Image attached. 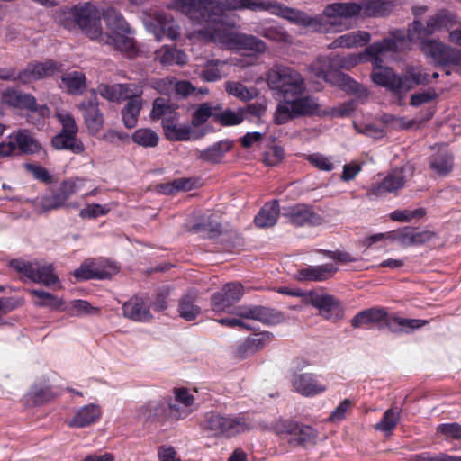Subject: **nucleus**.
<instances>
[{"label": "nucleus", "mask_w": 461, "mask_h": 461, "mask_svg": "<svg viewBox=\"0 0 461 461\" xmlns=\"http://www.w3.org/2000/svg\"><path fill=\"white\" fill-rule=\"evenodd\" d=\"M427 212L424 208H417L414 210H395L389 214L393 221L411 222L413 220H420L426 215Z\"/></svg>", "instance_id": "obj_59"}, {"label": "nucleus", "mask_w": 461, "mask_h": 461, "mask_svg": "<svg viewBox=\"0 0 461 461\" xmlns=\"http://www.w3.org/2000/svg\"><path fill=\"white\" fill-rule=\"evenodd\" d=\"M401 77L402 85L401 95H405L416 86H426L430 83L429 75L419 67H408Z\"/></svg>", "instance_id": "obj_38"}, {"label": "nucleus", "mask_w": 461, "mask_h": 461, "mask_svg": "<svg viewBox=\"0 0 461 461\" xmlns=\"http://www.w3.org/2000/svg\"><path fill=\"white\" fill-rule=\"evenodd\" d=\"M2 101L10 107L27 110L38 116L33 124H44L45 119L50 116V110L46 104L39 105L32 94L23 93L14 87H9L2 93Z\"/></svg>", "instance_id": "obj_13"}, {"label": "nucleus", "mask_w": 461, "mask_h": 461, "mask_svg": "<svg viewBox=\"0 0 461 461\" xmlns=\"http://www.w3.org/2000/svg\"><path fill=\"white\" fill-rule=\"evenodd\" d=\"M244 294L243 285L240 282L227 283L221 291L212 294L211 307L215 312H226L239 302Z\"/></svg>", "instance_id": "obj_21"}, {"label": "nucleus", "mask_w": 461, "mask_h": 461, "mask_svg": "<svg viewBox=\"0 0 461 461\" xmlns=\"http://www.w3.org/2000/svg\"><path fill=\"white\" fill-rule=\"evenodd\" d=\"M83 113V118L90 135L95 136L104 128V114L99 108L97 93L92 90L90 95L78 104Z\"/></svg>", "instance_id": "obj_19"}, {"label": "nucleus", "mask_w": 461, "mask_h": 461, "mask_svg": "<svg viewBox=\"0 0 461 461\" xmlns=\"http://www.w3.org/2000/svg\"><path fill=\"white\" fill-rule=\"evenodd\" d=\"M436 431L438 434L443 435L446 439H461V425L457 422L439 424Z\"/></svg>", "instance_id": "obj_62"}, {"label": "nucleus", "mask_w": 461, "mask_h": 461, "mask_svg": "<svg viewBox=\"0 0 461 461\" xmlns=\"http://www.w3.org/2000/svg\"><path fill=\"white\" fill-rule=\"evenodd\" d=\"M51 145L57 150H68L77 155L85 151L83 142L73 134L59 132L51 139Z\"/></svg>", "instance_id": "obj_43"}, {"label": "nucleus", "mask_w": 461, "mask_h": 461, "mask_svg": "<svg viewBox=\"0 0 461 461\" xmlns=\"http://www.w3.org/2000/svg\"><path fill=\"white\" fill-rule=\"evenodd\" d=\"M149 116L152 121L161 120L162 126L167 120H179L180 118L177 106L170 100L162 97H158L153 101Z\"/></svg>", "instance_id": "obj_34"}, {"label": "nucleus", "mask_w": 461, "mask_h": 461, "mask_svg": "<svg viewBox=\"0 0 461 461\" xmlns=\"http://www.w3.org/2000/svg\"><path fill=\"white\" fill-rule=\"evenodd\" d=\"M361 17H383L389 15L395 6L394 3L388 0H362Z\"/></svg>", "instance_id": "obj_39"}, {"label": "nucleus", "mask_w": 461, "mask_h": 461, "mask_svg": "<svg viewBox=\"0 0 461 461\" xmlns=\"http://www.w3.org/2000/svg\"><path fill=\"white\" fill-rule=\"evenodd\" d=\"M201 0H174L171 8L185 14L194 23L198 24Z\"/></svg>", "instance_id": "obj_51"}, {"label": "nucleus", "mask_w": 461, "mask_h": 461, "mask_svg": "<svg viewBox=\"0 0 461 461\" xmlns=\"http://www.w3.org/2000/svg\"><path fill=\"white\" fill-rule=\"evenodd\" d=\"M220 110H221V105L212 106L210 103L200 104L192 114V125L194 127L203 125L211 117L214 119V115Z\"/></svg>", "instance_id": "obj_50"}, {"label": "nucleus", "mask_w": 461, "mask_h": 461, "mask_svg": "<svg viewBox=\"0 0 461 461\" xmlns=\"http://www.w3.org/2000/svg\"><path fill=\"white\" fill-rule=\"evenodd\" d=\"M155 59L162 66H184L187 63V55L181 50H177L175 46L163 45L155 51Z\"/></svg>", "instance_id": "obj_37"}, {"label": "nucleus", "mask_w": 461, "mask_h": 461, "mask_svg": "<svg viewBox=\"0 0 461 461\" xmlns=\"http://www.w3.org/2000/svg\"><path fill=\"white\" fill-rule=\"evenodd\" d=\"M42 149L40 142L25 129L10 134L5 141L0 143V157L33 155Z\"/></svg>", "instance_id": "obj_15"}, {"label": "nucleus", "mask_w": 461, "mask_h": 461, "mask_svg": "<svg viewBox=\"0 0 461 461\" xmlns=\"http://www.w3.org/2000/svg\"><path fill=\"white\" fill-rule=\"evenodd\" d=\"M299 20L295 25L309 29L312 32L328 33L342 31V23L338 19H352L361 16L360 2H338L329 4L322 14L311 16L305 12L296 9Z\"/></svg>", "instance_id": "obj_4"}, {"label": "nucleus", "mask_w": 461, "mask_h": 461, "mask_svg": "<svg viewBox=\"0 0 461 461\" xmlns=\"http://www.w3.org/2000/svg\"><path fill=\"white\" fill-rule=\"evenodd\" d=\"M200 426L203 431L212 437L223 436L226 438H231L249 429L243 416L221 415L215 411L206 412Z\"/></svg>", "instance_id": "obj_8"}, {"label": "nucleus", "mask_w": 461, "mask_h": 461, "mask_svg": "<svg viewBox=\"0 0 461 461\" xmlns=\"http://www.w3.org/2000/svg\"><path fill=\"white\" fill-rule=\"evenodd\" d=\"M30 293L33 296L38 297L42 300L41 302L37 303V304L39 306H41V307L48 306V307H51L53 309H59L63 304L62 300L59 299L56 295H54L49 292H45V291L39 290V289H32L30 291Z\"/></svg>", "instance_id": "obj_60"}, {"label": "nucleus", "mask_w": 461, "mask_h": 461, "mask_svg": "<svg viewBox=\"0 0 461 461\" xmlns=\"http://www.w3.org/2000/svg\"><path fill=\"white\" fill-rule=\"evenodd\" d=\"M305 296L306 301L317 308L325 320L336 321L343 318L344 308L335 296L315 291H310Z\"/></svg>", "instance_id": "obj_18"}, {"label": "nucleus", "mask_w": 461, "mask_h": 461, "mask_svg": "<svg viewBox=\"0 0 461 461\" xmlns=\"http://www.w3.org/2000/svg\"><path fill=\"white\" fill-rule=\"evenodd\" d=\"M456 23V17L446 10L437 13L430 16L426 23V26L419 20H414L408 29L405 35L406 46L410 42H416L420 39L427 38L438 31L449 29Z\"/></svg>", "instance_id": "obj_12"}, {"label": "nucleus", "mask_w": 461, "mask_h": 461, "mask_svg": "<svg viewBox=\"0 0 461 461\" xmlns=\"http://www.w3.org/2000/svg\"><path fill=\"white\" fill-rule=\"evenodd\" d=\"M61 81L69 94L77 95L81 93V89L86 86V76L80 71H73L64 74L61 77Z\"/></svg>", "instance_id": "obj_54"}, {"label": "nucleus", "mask_w": 461, "mask_h": 461, "mask_svg": "<svg viewBox=\"0 0 461 461\" xmlns=\"http://www.w3.org/2000/svg\"><path fill=\"white\" fill-rule=\"evenodd\" d=\"M143 14L145 26L154 34L157 41L176 40L180 37L181 28L172 14L156 10L146 11Z\"/></svg>", "instance_id": "obj_14"}, {"label": "nucleus", "mask_w": 461, "mask_h": 461, "mask_svg": "<svg viewBox=\"0 0 461 461\" xmlns=\"http://www.w3.org/2000/svg\"><path fill=\"white\" fill-rule=\"evenodd\" d=\"M104 17L107 28L111 31L110 34L131 32V27L122 14L115 9H108Z\"/></svg>", "instance_id": "obj_49"}, {"label": "nucleus", "mask_w": 461, "mask_h": 461, "mask_svg": "<svg viewBox=\"0 0 461 461\" xmlns=\"http://www.w3.org/2000/svg\"><path fill=\"white\" fill-rule=\"evenodd\" d=\"M179 120H167L162 126L165 138L173 142L188 141L191 140H198L203 137L196 135L188 124H179Z\"/></svg>", "instance_id": "obj_28"}, {"label": "nucleus", "mask_w": 461, "mask_h": 461, "mask_svg": "<svg viewBox=\"0 0 461 461\" xmlns=\"http://www.w3.org/2000/svg\"><path fill=\"white\" fill-rule=\"evenodd\" d=\"M139 415L145 421L164 422L167 418V406L161 401H149L139 409Z\"/></svg>", "instance_id": "obj_41"}, {"label": "nucleus", "mask_w": 461, "mask_h": 461, "mask_svg": "<svg viewBox=\"0 0 461 461\" xmlns=\"http://www.w3.org/2000/svg\"><path fill=\"white\" fill-rule=\"evenodd\" d=\"M268 12L295 24L296 9L276 0H201L198 24L205 28L232 30L238 16L234 11Z\"/></svg>", "instance_id": "obj_1"}, {"label": "nucleus", "mask_w": 461, "mask_h": 461, "mask_svg": "<svg viewBox=\"0 0 461 461\" xmlns=\"http://www.w3.org/2000/svg\"><path fill=\"white\" fill-rule=\"evenodd\" d=\"M52 18L64 29L69 32L80 31L91 40H98L102 36L101 14L91 2L59 7L53 11Z\"/></svg>", "instance_id": "obj_3"}, {"label": "nucleus", "mask_w": 461, "mask_h": 461, "mask_svg": "<svg viewBox=\"0 0 461 461\" xmlns=\"http://www.w3.org/2000/svg\"><path fill=\"white\" fill-rule=\"evenodd\" d=\"M266 77L269 89L284 101L306 92L303 77L294 68L276 64L267 71Z\"/></svg>", "instance_id": "obj_5"}, {"label": "nucleus", "mask_w": 461, "mask_h": 461, "mask_svg": "<svg viewBox=\"0 0 461 461\" xmlns=\"http://www.w3.org/2000/svg\"><path fill=\"white\" fill-rule=\"evenodd\" d=\"M233 148V141L230 140H219L204 149L197 150V159L209 163L220 164L222 162L225 155Z\"/></svg>", "instance_id": "obj_30"}, {"label": "nucleus", "mask_w": 461, "mask_h": 461, "mask_svg": "<svg viewBox=\"0 0 461 461\" xmlns=\"http://www.w3.org/2000/svg\"><path fill=\"white\" fill-rule=\"evenodd\" d=\"M150 302L146 295H135L122 305L123 316L133 321L149 322L153 319Z\"/></svg>", "instance_id": "obj_23"}, {"label": "nucleus", "mask_w": 461, "mask_h": 461, "mask_svg": "<svg viewBox=\"0 0 461 461\" xmlns=\"http://www.w3.org/2000/svg\"><path fill=\"white\" fill-rule=\"evenodd\" d=\"M244 121V109L232 111L226 109L224 111H217L214 115V122L221 126H235L240 124Z\"/></svg>", "instance_id": "obj_53"}, {"label": "nucleus", "mask_w": 461, "mask_h": 461, "mask_svg": "<svg viewBox=\"0 0 461 461\" xmlns=\"http://www.w3.org/2000/svg\"><path fill=\"white\" fill-rule=\"evenodd\" d=\"M308 162L319 170L330 172L333 170L334 165L330 158L320 153H313L307 157Z\"/></svg>", "instance_id": "obj_64"}, {"label": "nucleus", "mask_w": 461, "mask_h": 461, "mask_svg": "<svg viewBox=\"0 0 461 461\" xmlns=\"http://www.w3.org/2000/svg\"><path fill=\"white\" fill-rule=\"evenodd\" d=\"M291 383L297 393L306 397L321 394L327 389L326 385L311 373L294 374L292 375Z\"/></svg>", "instance_id": "obj_26"}, {"label": "nucleus", "mask_w": 461, "mask_h": 461, "mask_svg": "<svg viewBox=\"0 0 461 461\" xmlns=\"http://www.w3.org/2000/svg\"><path fill=\"white\" fill-rule=\"evenodd\" d=\"M234 312L241 318L255 320L265 325H276L285 321L281 312L262 305L239 306L235 308Z\"/></svg>", "instance_id": "obj_20"}, {"label": "nucleus", "mask_w": 461, "mask_h": 461, "mask_svg": "<svg viewBox=\"0 0 461 461\" xmlns=\"http://www.w3.org/2000/svg\"><path fill=\"white\" fill-rule=\"evenodd\" d=\"M8 266L33 283L51 286L59 282L52 264H41L39 261H26L23 258H13Z\"/></svg>", "instance_id": "obj_11"}, {"label": "nucleus", "mask_w": 461, "mask_h": 461, "mask_svg": "<svg viewBox=\"0 0 461 461\" xmlns=\"http://www.w3.org/2000/svg\"><path fill=\"white\" fill-rule=\"evenodd\" d=\"M388 312L384 307H371L357 312L350 321L354 329L375 326L378 330L386 328Z\"/></svg>", "instance_id": "obj_22"}, {"label": "nucleus", "mask_w": 461, "mask_h": 461, "mask_svg": "<svg viewBox=\"0 0 461 461\" xmlns=\"http://www.w3.org/2000/svg\"><path fill=\"white\" fill-rule=\"evenodd\" d=\"M132 141L144 148H155L158 145L159 136L150 128H140L131 135Z\"/></svg>", "instance_id": "obj_52"}, {"label": "nucleus", "mask_w": 461, "mask_h": 461, "mask_svg": "<svg viewBox=\"0 0 461 461\" xmlns=\"http://www.w3.org/2000/svg\"><path fill=\"white\" fill-rule=\"evenodd\" d=\"M371 35L366 31L351 32L336 38L330 45V48H354L364 46L369 42Z\"/></svg>", "instance_id": "obj_44"}, {"label": "nucleus", "mask_w": 461, "mask_h": 461, "mask_svg": "<svg viewBox=\"0 0 461 461\" xmlns=\"http://www.w3.org/2000/svg\"><path fill=\"white\" fill-rule=\"evenodd\" d=\"M420 49L435 66L452 67L461 75V50L445 44L438 40L420 39Z\"/></svg>", "instance_id": "obj_10"}, {"label": "nucleus", "mask_w": 461, "mask_h": 461, "mask_svg": "<svg viewBox=\"0 0 461 461\" xmlns=\"http://www.w3.org/2000/svg\"><path fill=\"white\" fill-rule=\"evenodd\" d=\"M453 167L454 157L447 150H439L429 158V168L439 176H447Z\"/></svg>", "instance_id": "obj_45"}, {"label": "nucleus", "mask_w": 461, "mask_h": 461, "mask_svg": "<svg viewBox=\"0 0 461 461\" xmlns=\"http://www.w3.org/2000/svg\"><path fill=\"white\" fill-rule=\"evenodd\" d=\"M333 56L319 57L312 65L311 70L320 79L334 84L338 81V72L333 65Z\"/></svg>", "instance_id": "obj_35"}, {"label": "nucleus", "mask_w": 461, "mask_h": 461, "mask_svg": "<svg viewBox=\"0 0 461 461\" xmlns=\"http://www.w3.org/2000/svg\"><path fill=\"white\" fill-rule=\"evenodd\" d=\"M279 213V203L277 200H273L263 205L255 216L254 222L259 228L272 227L276 223Z\"/></svg>", "instance_id": "obj_42"}, {"label": "nucleus", "mask_w": 461, "mask_h": 461, "mask_svg": "<svg viewBox=\"0 0 461 461\" xmlns=\"http://www.w3.org/2000/svg\"><path fill=\"white\" fill-rule=\"evenodd\" d=\"M131 32H121L115 34L103 33L99 37L100 42L113 46L115 50L124 53L130 57L134 56L138 50L135 40L129 35Z\"/></svg>", "instance_id": "obj_29"}, {"label": "nucleus", "mask_w": 461, "mask_h": 461, "mask_svg": "<svg viewBox=\"0 0 461 461\" xmlns=\"http://www.w3.org/2000/svg\"><path fill=\"white\" fill-rule=\"evenodd\" d=\"M224 88L228 95L235 96L243 102L253 100L259 95L258 90L255 86L247 87L239 81H227L225 82Z\"/></svg>", "instance_id": "obj_47"}, {"label": "nucleus", "mask_w": 461, "mask_h": 461, "mask_svg": "<svg viewBox=\"0 0 461 461\" xmlns=\"http://www.w3.org/2000/svg\"><path fill=\"white\" fill-rule=\"evenodd\" d=\"M254 32L258 35L276 43H285L289 41V34L281 26L260 24L255 28Z\"/></svg>", "instance_id": "obj_48"}, {"label": "nucleus", "mask_w": 461, "mask_h": 461, "mask_svg": "<svg viewBox=\"0 0 461 461\" xmlns=\"http://www.w3.org/2000/svg\"><path fill=\"white\" fill-rule=\"evenodd\" d=\"M320 113L318 100L312 95H296L277 104L274 114L276 125L285 124L294 118L316 115Z\"/></svg>", "instance_id": "obj_7"}, {"label": "nucleus", "mask_w": 461, "mask_h": 461, "mask_svg": "<svg viewBox=\"0 0 461 461\" xmlns=\"http://www.w3.org/2000/svg\"><path fill=\"white\" fill-rule=\"evenodd\" d=\"M284 216L288 222L295 227H303L306 225L318 226L322 222L321 215L316 213L312 207L306 204H296L290 207Z\"/></svg>", "instance_id": "obj_25"}, {"label": "nucleus", "mask_w": 461, "mask_h": 461, "mask_svg": "<svg viewBox=\"0 0 461 461\" xmlns=\"http://www.w3.org/2000/svg\"><path fill=\"white\" fill-rule=\"evenodd\" d=\"M273 338V333L269 331L255 333L253 336L248 337L238 346L237 356L240 358H246L266 348Z\"/></svg>", "instance_id": "obj_27"}, {"label": "nucleus", "mask_w": 461, "mask_h": 461, "mask_svg": "<svg viewBox=\"0 0 461 461\" xmlns=\"http://www.w3.org/2000/svg\"><path fill=\"white\" fill-rule=\"evenodd\" d=\"M339 86H343L347 91L356 95L357 97H366L368 92L361 84L354 80L347 74H338V81Z\"/></svg>", "instance_id": "obj_58"}, {"label": "nucleus", "mask_w": 461, "mask_h": 461, "mask_svg": "<svg viewBox=\"0 0 461 461\" xmlns=\"http://www.w3.org/2000/svg\"><path fill=\"white\" fill-rule=\"evenodd\" d=\"M196 233L202 234L204 238L214 239L221 233V224L214 221L199 223L193 227Z\"/></svg>", "instance_id": "obj_61"}, {"label": "nucleus", "mask_w": 461, "mask_h": 461, "mask_svg": "<svg viewBox=\"0 0 461 461\" xmlns=\"http://www.w3.org/2000/svg\"><path fill=\"white\" fill-rule=\"evenodd\" d=\"M314 438L315 434L312 427L298 423L297 429L291 440L296 442L297 445H305L312 442Z\"/></svg>", "instance_id": "obj_63"}, {"label": "nucleus", "mask_w": 461, "mask_h": 461, "mask_svg": "<svg viewBox=\"0 0 461 461\" xmlns=\"http://www.w3.org/2000/svg\"><path fill=\"white\" fill-rule=\"evenodd\" d=\"M130 86L128 84L105 85L98 86V93L102 97L110 101L119 103L130 95Z\"/></svg>", "instance_id": "obj_46"}, {"label": "nucleus", "mask_w": 461, "mask_h": 461, "mask_svg": "<svg viewBox=\"0 0 461 461\" xmlns=\"http://www.w3.org/2000/svg\"><path fill=\"white\" fill-rule=\"evenodd\" d=\"M406 48V38L402 31L390 32V36L367 46L364 51L370 58L373 65L371 78L380 86L387 88L394 95H402L401 75L396 74L392 68L382 66L383 59L379 55L387 52H398Z\"/></svg>", "instance_id": "obj_2"}, {"label": "nucleus", "mask_w": 461, "mask_h": 461, "mask_svg": "<svg viewBox=\"0 0 461 461\" xmlns=\"http://www.w3.org/2000/svg\"><path fill=\"white\" fill-rule=\"evenodd\" d=\"M400 420V411L395 408L386 410L379 422L375 425V429L391 434L396 428Z\"/></svg>", "instance_id": "obj_56"}, {"label": "nucleus", "mask_w": 461, "mask_h": 461, "mask_svg": "<svg viewBox=\"0 0 461 461\" xmlns=\"http://www.w3.org/2000/svg\"><path fill=\"white\" fill-rule=\"evenodd\" d=\"M60 70L61 65L59 63L52 59H47L44 62H31L20 71H17L14 67L0 68V79L29 84L51 77Z\"/></svg>", "instance_id": "obj_9"}, {"label": "nucleus", "mask_w": 461, "mask_h": 461, "mask_svg": "<svg viewBox=\"0 0 461 461\" xmlns=\"http://www.w3.org/2000/svg\"><path fill=\"white\" fill-rule=\"evenodd\" d=\"M101 415L102 411L99 405L86 404L77 410L68 424L70 428H86L98 421Z\"/></svg>", "instance_id": "obj_32"}, {"label": "nucleus", "mask_w": 461, "mask_h": 461, "mask_svg": "<svg viewBox=\"0 0 461 461\" xmlns=\"http://www.w3.org/2000/svg\"><path fill=\"white\" fill-rule=\"evenodd\" d=\"M429 321L402 318L388 313L386 329L393 333H410L427 325Z\"/></svg>", "instance_id": "obj_36"}, {"label": "nucleus", "mask_w": 461, "mask_h": 461, "mask_svg": "<svg viewBox=\"0 0 461 461\" xmlns=\"http://www.w3.org/2000/svg\"><path fill=\"white\" fill-rule=\"evenodd\" d=\"M405 185L403 171L396 169L389 173L382 181L371 185L367 190L369 197H382L389 193H394Z\"/></svg>", "instance_id": "obj_24"}, {"label": "nucleus", "mask_w": 461, "mask_h": 461, "mask_svg": "<svg viewBox=\"0 0 461 461\" xmlns=\"http://www.w3.org/2000/svg\"><path fill=\"white\" fill-rule=\"evenodd\" d=\"M125 101L126 104L121 112L122 122L127 129H133L138 123L144 101L139 94L130 95Z\"/></svg>", "instance_id": "obj_33"}, {"label": "nucleus", "mask_w": 461, "mask_h": 461, "mask_svg": "<svg viewBox=\"0 0 461 461\" xmlns=\"http://www.w3.org/2000/svg\"><path fill=\"white\" fill-rule=\"evenodd\" d=\"M61 393L60 388L52 384L48 376L41 375L30 386L24 402L28 407L42 406L59 398Z\"/></svg>", "instance_id": "obj_16"}, {"label": "nucleus", "mask_w": 461, "mask_h": 461, "mask_svg": "<svg viewBox=\"0 0 461 461\" xmlns=\"http://www.w3.org/2000/svg\"><path fill=\"white\" fill-rule=\"evenodd\" d=\"M339 268L332 263L309 266L298 271V279L303 281L323 282L332 278Z\"/></svg>", "instance_id": "obj_31"}, {"label": "nucleus", "mask_w": 461, "mask_h": 461, "mask_svg": "<svg viewBox=\"0 0 461 461\" xmlns=\"http://www.w3.org/2000/svg\"><path fill=\"white\" fill-rule=\"evenodd\" d=\"M210 31L211 38L213 41L219 40L223 42H230L241 50H250L256 53H264L267 50V44L259 38L246 34L234 33L231 30H221L217 28H207Z\"/></svg>", "instance_id": "obj_17"}, {"label": "nucleus", "mask_w": 461, "mask_h": 461, "mask_svg": "<svg viewBox=\"0 0 461 461\" xmlns=\"http://www.w3.org/2000/svg\"><path fill=\"white\" fill-rule=\"evenodd\" d=\"M74 276L77 281H86L90 279H105L110 277V275L105 270H100L93 266L81 265L74 271Z\"/></svg>", "instance_id": "obj_57"}, {"label": "nucleus", "mask_w": 461, "mask_h": 461, "mask_svg": "<svg viewBox=\"0 0 461 461\" xmlns=\"http://www.w3.org/2000/svg\"><path fill=\"white\" fill-rule=\"evenodd\" d=\"M225 64V61L219 59L208 60L203 68L201 77L206 82H215L221 79L224 76L221 68Z\"/></svg>", "instance_id": "obj_55"}, {"label": "nucleus", "mask_w": 461, "mask_h": 461, "mask_svg": "<svg viewBox=\"0 0 461 461\" xmlns=\"http://www.w3.org/2000/svg\"><path fill=\"white\" fill-rule=\"evenodd\" d=\"M85 180L70 177L63 180L59 187H50L46 193L32 200V205L37 214H46L68 206V198L78 193L84 186Z\"/></svg>", "instance_id": "obj_6"}, {"label": "nucleus", "mask_w": 461, "mask_h": 461, "mask_svg": "<svg viewBox=\"0 0 461 461\" xmlns=\"http://www.w3.org/2000/svg\"><path fill=\"white\" fill-rule=\"evenodd\" d=\"M197 298L195 292H188L179 299L177 312L185 321H194L201 314V307L196 303Z\"/></svg>", "instance_id": "obj_40"}]
</instances>
